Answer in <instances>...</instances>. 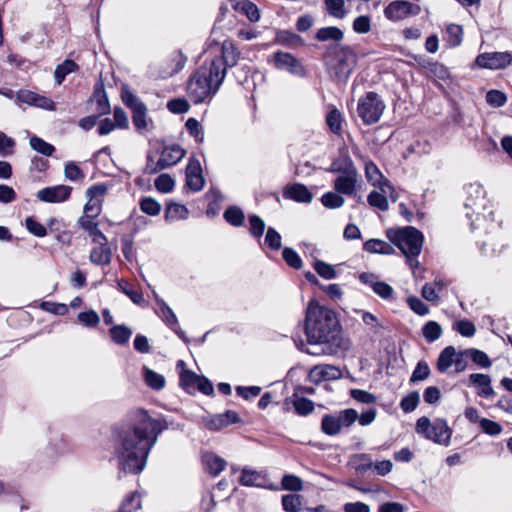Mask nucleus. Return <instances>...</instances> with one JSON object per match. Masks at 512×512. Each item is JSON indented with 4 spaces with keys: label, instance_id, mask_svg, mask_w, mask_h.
<instances>
[{
    "label": "nucleus",
    "instance_id": "obj_1",
    "mask_svg": "<svg viewBox=\"0 0 512 512\" xmlns=\"http://www.w3.org/2000/svg\"><path fill=\"white\" fill-rule=\"evenodd\" d=\"M168 429L165 418H153L147 410H130L110 427V442L118 460L119 472L140 474L160 434Z\"/></svg>",
    "mask_w": 512,
    "mask_h": 512
},
{
    "label": "nucleus",
    "instance_id": "obj_2",
    "mask_svg": "<svg viewBox=\"0 0 512 512\" xmlns=\"http://www.w3.org/2000/svg\"><path fill=\"white\" fill-rule=\"evenodd\" d=\"M305 334L308 342L314 346L310 354L334 355L346 349L341 333V325L336 314L325 307H309L305 319Z\"/></svg>",
    "mask_w": 512,
    "mask_h": 512
},
{
    "label": "nucleus",
    "instance_id": "obj_3",
    "mask_svg": "<svg viewBox=\"0 0 512 512\" xmlns=\"http://www.w3.org/2000/svg\"><path fill=\"white\" fill-rule=\"evenodd\" d=\"M225 78V71L219 61H211L209 66H201L189 78L187 93L194 104H200L210 98L220 88Z\"/></svg>",
    "mask_w": 512,
    "mask_h": 512
},
{
    "label": "nucleus",
    "instance_id": "obj_4",
    "mask_svg": "<svg viewBox=\"0 0 512 512\" xmlns=\"http://www.w3.org/2000/svg\"><path fill=\"white\" fill-rule=\"evenodd\" d=\"M322 60L331 80L346 83L358 63L355 49L347 44H329L324 48Z\"/></svg>",
    "mask_w": 512,
    "mask_h": 512
},
{
    "label": "nucleus",
    "instance_id": "obj_5",
    "mask_svg": "<svg viewBox=\"0 0 512 512\" xmlns=\"http://www.w3.org/2000/svg\"><path fill=\"white\" fill-rule=\"evenodd\" d=\"M386 237L395 244L407 258L411 267L418 264L417 257L423 245V234L413 226L387 229Z\"/></svg>",
    "mask_w": 512,
    "mask_h": 512
},
{
    "label": "nucleus",
    "instance_id": "obj_6",
    "mask_svg": "<svg viewBox=\"0 0 512 512\" xmlns=\"http://www.w3.org/2000/svg\"><path fill=\"white\" fill-rule=\"evenodd\" d=\"M415 430L426 439L434 443L448 447L451 442L453 430L443 418H436L431 421L428 417H420L416 422Z\"/></svg>",
    "mask_w": 512,
    "mask_h": 512
},
{
    "label": "nucleus",
    "instance_id": "obj_7",
    "mask_svg": "<svg viewBox=\"0 0 512 512\" xmlns=\"http://www.w3.org/2000/svg\"><path fill=\"white\" fill-rule=\"evenodd\" d=\"M466 200L464 207L467 210L466 216L471 219L472 214L476 215V220H472L470 226L471 229H475V222H479L482 219L486 220L485 214L488 208V200L486 199V193L483 187L478 183H470L465 186Z\"/></svg>",
    "mask_w": 512,
    "mask_h": 512
},
{
    "label": "nucleus",
    "instance_id": "obj_8",
    "mask_svg": "<svg viewBox=\"0 0 512 512\" xmlns=\"http://www.w3.org/2000/svg\"><path fill=\"white\" fill-rule=\"evenodd\" d=\"M385 108L381 97L376 92L369 91L359 98L357 113L363 124L373 125L380 120Z\"/></svg>",
    "mask_w": 512,
    "mask_h": 512
},
{
    "label": "nucleus",
    "instance_id": "obj_9",
    "mask_svg": "<svg viewBox=\"0 0 512 512\" xmlns=\"http://www.w3.org/2000/svg\"><path fill=\"white\" fill-rule=\"evenodd\" d=\"M120 96L123 104L132 112V123L136 131L142 133L148 126L146 104L131 91L127 84L122 85Z\"/></svg>",
    "mask_w": 512,
    "mask_h": 512
},
{
    "label": "nucleus",
    "instance_id": "obj_10",
    "mask_svg": "<svg viewBox=\"0 0 512 512\" xmlns=\"http://www.w3.org/2000/svg\"><path fill=\"white\" fill-rule=\"evenodd\" d=\"M186 151L178 144L165 146L161 152V157L156 162L155 166L150 165L152 162V155H147V162L144 167L145 174H156L166 168L176 165L184 156Z\"/></svg>",
    "mask_w": 512,
    "mask_h": 512
},
{
    "label": "nucleus",
    "instance_id": "obj_11",
    "mask_svg": "<svg viewBox=\"0 0 512 512\" xmlns=\"http://www.w3.org/2000/svg\"><path fill=\"white\" fill-rule=\"evenodd\" d=\"M420 5L408 0H395L390 2L384 9V16L392 22H398L408 17L419 15Z\"/></svg>",
    "mask_w": 512,
    "mask_h": 512
},
{
    "label": "nucleus",
    "instance_id": "obj_12",
    "mask_svg": "<svg viewBox=\"0 0 512 512\" xmlns=\"http://www.w3.org/2000/svg\"><path fill=\"white\" fill-rule=\"evenodd\" d=\"M476 64L485 69H504L512 63L510 52H485L476 57Z\"/></svg>",
    "mask_w": 512,
    "mask_h": 512
},
{
    "label": "nucleus",
    "instance_id": "obj_13",
    "mask_svg": "<svg viewBox=\"0 0 512 512\" xmlns=\"http://www.w3.org/2000/svg\"><path fill=\"white\" fill-rule=\"evenodd\" d=\"M186 182L185 186L192 192H199L205 185V179L202 175V167L200 161L191 156L188 160L186 169Z\"/></svg>",
    "mask_w": 512,
    "mask_h": 512
},
{
    "label": "nucleus",
    "instance_id": "obj_14",
    "mask_svg": "<svg viewBox=\"0 0 512 512\" xmlns=\"http://www.w3.org/2000/svg\"><path fill=\"white\" fill-rule=\"evenodd\" d=\"M72 187L68 185H56L45 187L37 192V198L45 203H61L71 196Z\"/></svg>",
    "mask_w": 512,
    "mask_h": 512
},
{
    "label": "nucleus",
    "instance_id": "obj_15",
    "mask_svg": "<svg viewBox=\"0 0 512 512\" xmlns=\"http://www.w3.org/2000/svg\"><path fill=\"white\" fill-rule=\"evenodd\" d=\"M361 283L372 288L375 294L384 300L393 299L394 290L392 286L384 281H379L378 277L369 272H362L358 276Z\"/></svg>",
    "mask_w": 512,
    "mask_h": 512
},
{
    "label": "nucleus",
    "instance_id": "obj_16",
    "mask_svg": "<svg viewBox=\"0 0 512 512\" xmlns=\"http://www.w3.org/2000/svg\"><path fill=\"white\" fill-rule=\"evenodd\" d=\"M241 52L236 47L232 40H225L221 45V56L212 59L211 61H219V65L224 69L225 74L227 68L234 67L240 59Z\"/></svg>",
    "mask_w": 512,
    "mask_h": 512
},
{
    "label": "nucleus",
    "instance_id": "obj_17",
    "mask_svg": "<svg viewBox=\"0 0 512 512\" xmlns=\"http://www.w3.org/2000/svg\"><path fill=\"white\" fill-rule=\"evenodd\" d=\"M242 420L237 412L233 410H227L221 414L213 415L208 421H206V427L210 431H219L222 428L228 427L231 424L240 423Z\"/></svg>",
    "mask_w": 512,
    "mask_h": 512
},
{
    "label": "nucleus",
    "instance_id": "obj_18",
    "mask_svg": "<svg viewBox=\"0 0 512 512\" xmlns=\"http://www.w3.org/2000/svg\"><path fill=\"white\" fill-rule=\"evenodd\" d=\"M93 100L96 102V115L101 117L110 114L111 106L102 79H99L94 85V91L89 101Z\"/></svg>",
    "mask_w": 512,
    "mask_h": 512
},
{
    "label": "nucleus",
    "instance_id": "obj_19",
    "mask_svg": "<svg viewBox=\"0 0 512 512\" xmlns=\"http://www.w3.org/2000/svg\"><path fill=\"white\" fill-rule=\"evenodd\" d=\"M469 383L478 389L477 394L480 397L490 398L495 395L491 386V378L487 374L473 373L469 376Z\"/></svg>",
    "mask_w": 512,
    "mask_h": 512
},
{
    "label": "nucleus",
    "instance_id": "obj_20",
    "mask_svg": "<svg viewBox=\"0 0 512 512\" xmlns=\"http://www.w3.org/2000/svg\"><path fill=\"white\" fill-rule=\"evenodd\" d=\"M331 173L356 174V167L347 152H341L339 157L335 158L327 169Z\"/></svg>",
    "mask_w": 512,
    "mask_h": 512
},
{
    "label": "nucleus",
    "instance_id": "obj_21",
    "mask_svg": "<svg viewBox=\"0 0 512 512\" xmlns=\"http://www.w3.org/2000/svg\"><path fill=\"white\" fill-rule=\"evenodd\" d=\"M365 174L367 180L373 186L378 187L382 192H385V187L392 189L389 181L384 178L379 168L372 161H369L365 164Z\"/></svg>",
    "mask_w": 512,
    "mask_h": 512
},
{
    "label": "nucleus",
    "instance_id": "obj_22",
    "mask_svg": "<svg viewBox=\"0 0 512 512\" xmlns=\"http://www.w3.org/2000/svg\"><path fill=\"white\" fill-rule=\"evenodd\" d=\"M357 183L356 174H342L334 181V189L339 194L351 196L355 193Z\"/></svg>",
    "mask_w": 512,
    "mask_h": 512
},
{
    "label": "nucleus",
    "instance_id": "obj_23",
    "mask_svg": "<svg viewBox=\"0 0 512 512\" xmlns=\"http://www.w3.org/2000/svg\"><path fill=\"white\" fill-rule=\"evenodd\" d=\"M312 375L320 381L338 380L342 377V371L339 367L329 364L316 365Z\"/></svg>",
    "mask_w": 512,
    "mask_h": 512
},
{
    "label": "nucleus",
    "instance_id": "obj_24",
    "mask_svg": "<svg viewBox=\"0 0 512 512\" xmlns=\"http://www.w3.org/2000/svg\"><path fill=\"white\" fill-rule=\"evenodd\" d=\"M77 224L92 237V241L94 243L103 241L108 242L107 237L99 229V225L97 222H94V219H89L87 216H81L78 219Z\"/></svg>",
    "mask_w": 512,
    "mask_h": 512
},
{
    "label": "nucleus",
    "instance_id": "obj_25",
    "mask_svg": "<svg viewBox=\"0 0 512 512\" xmlns=\"http://www.w3.org/2000/svg\"><path fill=\"white\" fill-rule=\"evenodd\" d=\"M235 11L243 13L251 22H257L260 19V10L257 5L250 0H230Z\"/></svg>",
    "mask_w": 512,
    "mask_h": 512
},
{
    "label": "nucleus",
    "instance_id": "obj_26",
    "mask_svg": "<svg viewBox=\"0 0 512 512\" xmlns=\"http://www.w3.org/2000/svg\"><path fill=\"white\" fill-rule=\"evenodd\" d=\"M100 245L94 247L89 255V260L96 265H108L112 259L111 248L107 245L108 242H98Z\"/></svg>",
    "mask_w": 512,
    "mask_h": 512
},
{
    "label": "nucleus",
    "instance_id": "obj_27",
    "mask_svg": "<svg viewBox=\"0 0 512 512\" xmlns=\"http://www.w3.org/2000/svg\"><path fill=\"white\" fill-rule=\"evenodd\" d=\"M315 39L319 42L333 41V44H341L344 39V32L336 26L322 27L317 30Z\"/></svg>",
    "mask_w": 512,
    "mask_h": 512
},
{
    "label": "nucleus",
    "instance_id": "obj_28",
    "mask_svg": "<svg viewBox=\"0 0 512 512\" xmlns=\"http://www.w3.org/2000/svg\"><path fill=\"white\" fill-rule=\"evenodd\" d=\"M203 464L209 474L217 476L224 470L226 461L215 454H206L203 456Z\"/></svg>",
    "mask_w": 512,
    "mask_h": 512
},
{
    "label": "nucleus",
    "instance_id": "obj_29",
    "mask_svg": "<svg viewBox=\"0 0 512 512\" xmlns=\"http://www.w3.org/2000/svg\"><path fill=\"white\" fill-rule=\"evenodd\" d=\"M188 213V209L185 205L168 202L164 211V218L167 222L177 219H186L188 217Z\"/></svg>",
    "mask_w": 512,
    "mask_h": 512
},
{
    "label": "nucleus",
    "instance_id": "obj_30",
    "mask_svg": "<svg viewBox=\"0 0 512 512\" xmlns=\"http://www.w3.org/2000/svg\"><path fill=\"white\" fill-rule=\"evenodd\" d=\"M364 250L369 253H379V254H385L389 255L394 253L393 246L380 239H369L364 243L363 246Z\"/></svg>",
    "mask_w": 512,
    "mask_h": 512
},
{
    "label": "nucleus",
    "instance_id": "obj_31",
    "mask_svg": "<svg viewBox=\"0 0 512 512\" xmlns=\"http://www.w3.org/2000/svg\"><path fill=\"white\" fill-rule=\"evenodd\" d=\"M224 220L233 227H241L245 221V215L238 206H228L223 212Z\"/></svg>",
    "mask_w": 512,
    "mask_h": 512
},
{
    "label": "nucleus",
    "instance_id": "obj_32",
    "mask_svg": "<svg viewBox=\"0 0 512 512\" xmlns=\"http://www.w3.org/2000/svg\"><path fill=\"white\" fill-rule=\"evenodd\" d=\"M392 189H388L385 187V192L373 190L368 194L367 201L371 207L377 208L380 211H387L389 208V203L386 197V193L388 191H392Z\"/></svg>",
    "mask_w": 512,
    "mask_h": 512
},
{
    "label": "nucleus",
    "instance_id": "obj_33",
    "mask_svg": "<svg viewBox=\"0 0 512 512\" xmlns=\"http://www.w3.org/2000/svg\"><path fill=\"white\" fill-rule=\"evenodd\" d=\"M77 69L78 64L71 59H66L61 64H58L54 71V79L56 84H62V82L65 80V77L68 74L75 72Z\"/></svg>",
    "mask_w": 512,
    "mask_h": 512
},
{
    "label": "nucleus",
    "instance_id": "obj_34",
    "mask_svg": "<svg viewBox=\"0 0 512 512\" xmlns=\"http://www.w3.org/2000/svg\"><path fill=\"white\" fill-rule=\"evenodd\" d=\"M293 407L300 416H307L314 410V403L304 397H299V389L294 390Z\"/></svg>",
    "mask_w": 512,
    "mask_h": 512
},
{
    "label": "nucleus",
    "instance_id": "obj_35",
    "mask_svg": "<svg viewBox=\"0 0 512 512\" xmlns=\"http://www.w3.org/2000/svg\"><path fill=\"white\" fill-rule=\"evenodd\" d=\"M290 199L300 203H310L313 199L312 192L300 183L290 185Z\"/></svg>",
    "mask_w": 512,
    "mask_h": 512
},
{
    "label": "nucleus",
    "instance_id": "obj_36",
    "mask_svg": "<svg viewBox=\"0 0 512 512\" xmlns=\"http://www.w3.org/2000/svg\"><path fill=\"white\" fill-rule=\"evenodd\" d=\"M456 357V350L453 346H447L444 348L437 360V369L440 372H446L452 364H454V360Z\"/></svg>",
    "mask_w": 512,
    "mask_h": 512
},
{
    "label": "nucleus",
    "instance_id": "obj_37",
    "mask_svg": "<svg viewBox=\"0 0 512 512\" xmlns=\"http://www.w3.org/2000/svg\"><path fill=\"white\" fill-rule=\"evenodd\" d=\"M109 333L114 343L124 345L129 341L132 330L126 325H114L109 329Z\"/></svg>",
    "mask_w": 512,
    "mask_h": 512
},
{
    "label": "nucleus",
    "instance_id": "obj_38",
    "mask_svg": "<svg viewBox=\"0 0 512 512\" xmlns=\"http://www.w3.org/2000/svg\"><path fill=\"white\" fill-rule=\"evenodd\" d=\"M464 354H466V358H469L474 364L481 368H489L492 364L488 355L479 349H465Z\"/></svg>",
    "mask_w": 512,
    "mask_h": 512
},
{
    "label": "nucleus",
    "instance_id": "obj_39",
    "mask_svg": "<svg viewBox=\"0 0 512 512\" xmlns=\"http://www.w3.org/2000/svg\"><path fill=\"white\" fill-rule=\"evenodd\" d=\"M143 372L145 382L150 388L159 391L165 387V378L163 375L145 366L143 367Z\"/></svg>",
    "mask_w": 512,
    "mask_h": 512
},
{
    "label": "nucleus",
    "instance_id": "obj_40",
    "mask_svg": "<svg viewBox=\"0 0 512 512\" xmlns=\"http://www.w3.org/2000/svg\"><path fill=\"white\" fill-rule=\"evenodd\" d=\"M139 509H141L140 495L134 491L123 499L117 512H137Z\"/></svg>",
    "mask_w": 512,
    "mask_h": 512
},
{
    "label": "nucleus",
    "instance_id": "obj_41",
    "mask_svg": "<svg viewBox=\"0 0 512 512\" xmlns=\"http://www.w3.org/2000/svg\"><path fill=\"white\" fill-rule=\"evenodd\" d=\"M239 482L243 486L264 487V478L256 471L243 469Z\"/></svg>",
    "mask_w": 512,
    "mask_h": 512
},
{
    "label": "nucleus",
    "instance_id": "obj_42",
    "mask_svg": "<svg viewBox=\"0 0 512 512\" xmlns=\"http://www.w3.org/2000/svg\"><path fill=\"white\" fill-rule=\"evenodd\" d=\"M450 47H457L462 43L463 40V28L461 25L450 24L446 28V38Z\"/></svg>",
    "mask_w": 512,
    "mask_h": 512
},
{
    "label": "nucleus",
    "instance_id": "obj_43",
    "mask_svg": "<svg viewBox=\"0 0 512 512\" xmlns=\"http://www.w3.org/2000/svg\"><path fill=\"white\" fill-rule=\"evenodd\" d=\"M343 117L341 112L337 108L330 110L326 116V123L330 131L336 135H340L342 132Z\"/></svg>",
    "mask_w": 512,
    "mask_h": 512
},
{
    "label": "nucleus",
    "instance_id": "obj_44",
    "mask_svg": "<svg viewBox=\"0 0 512 512\" xmlns=\"http://www.w3.org/2000/svg\"><path fill=\"white\" fill-rule=\"evenodd\" d=\"M340 430L342 428H349L358 419V412L355 409L348 408L340 411L338 415H335Z\"/></svg>",
    "mask_w": 512,
    "mask_h": 512
},
{
    "label": "nucleus",
    "instance_id": "obj_45",
    "mask_svg": "<svg viewBox=\"0 0 512 512\" xmlns=\"http://www.w3.org/2000/svg\"><path fill=\"white\" fill-rule=\"evenodd\" d=\"M139 207L143 213L149 216H157L161 211V204L156 199L149 196L140 199Z\"/></svg>",
    "mask_w": 512,
    "mask_h": 512
},
{
    "label": "nucleus",
    "instance_id": "obj_46",
    "mask_svg": "<svg viewBox=\"0 0 512 512\" xmlns=\"http://www.w3.org/2000/svg\"><path fill=\"white\" fill-rule=\"evenodd\" d=\"M29 143L33 150L44 156H52L55 151V147L52 144L35 135L30 138Z\"/></svg>",
    "mask_w": 512,
    "mask_h": 512
},
{
    "label": "nucleus",
    "instance_id": "obj_47",
    "mask_svg": "<svg viewBox=\"0 0 512 512\" xmlns=\"http://www.w3.org/2000/svg\"><path fill=\"white\" fill-rule=\"evenodd\" d=\"M422 334L427 342L432 343L442 335V328L436 321H428L422 328Z\"/></svg>",
    "mask_w": 512,
    "mask_h": 512
},
{
    "label": "nucleus",
    "instance_id": "obj_48",
    "mask_svg": "<svg viewBox=\"0 0 512 512\" xmlns=\"http://www.w3.org/2000/svg\"><path fill=\"white\" fill-rule=\"evenodd\" d=\"M248 221L250 224L249 232L251 236L260 240L266 227L264 220L256 214H251L248 216Z\"/></svg>",
    "mask_w": 512,
    "mask_h": 512
},
{
    "label": "nucleus",
    "instance_id": "obj_49",
    "mask_svg": "<svg viewBox=\"0 0 512 512\" xmlns=\"http://www.w3.org/2000/svg\"><path fill=\"white\" fill-rule=\"evenodd\" d=\"M321 430L324 434L329 436L339 434L341 431L336 416L332 414L324 415L321 421Z\"/></svg>",
    "mask_w": 512,
    "mask_h": 512
},
{
    "label": "nucleus",
    "instance_id": "obj_50",
    "mask_svg": "<svg viewBox=\"0 0 512 512\" xmlns=\"http://www.w3.org/2000/svg\"><path fill=\"white\" fill-rule=\"evenodd\" d=\"M324 4L330 16L343 19L347 15L344 0H324Z\"/></svg>",
    "mask_w": 512,
    "mask_h": 512
},
{
    "label": "nucleus",
    "instance_id": "obj_51",
    "mask_svg": "<svg viewBox=\"0 0 512 512\" xmlns=\"http://www.w3.org/2000/svg\"><path fill=\"white\" fill-rule=\"evenodd\" d=\"M156 302L159 305L161 318L166 323L167 326L177 325L178 319L173 312V310L168 306V304L163 300L156 296Z\"/></svg>",
    "mask_w": 512,
    "mask_h": 512
},
{
    "label": "nucleus",
    "instance_id": "obj_52",
    "mask_svg": "<svg viewBox=\"0 0 512 512\" xmlns=\"http://www.w3.org/2000/svg\"><path fill=\"white\" fill-rule=\"evenodd\" d=\"M198 374L189 369H183L179 375V385L185 391H189L191 387L196 386L199 379Z\"/></svg>",
    "mask_w": 512,
    "mask_h": 512
},
{
    "label": "nucleus",
    "instance_id": "obj_53",
    "mask_svg": "<svg viewBox=\"0 0 512 512\" xmlns=\"http://www.w3.org/2000/svg\"><path fill=\"white\" fill-rule=\"evenodd\" d=\"M155 188L161 193H170L175 186V180L167 173L160 174L155 179Z\"/></svg>",
    "mask_w": 512,
    "mask_h": 512
},
{
    "label": "nucleus",
    "instance_id": "obj_54",
    "mask_svg": "<svg viewBox=\"0 0 512 512\" xmlns=\"http://www.w3.org/2000/svg\"><path fill=\"white\" fill-rule=\"evenodd\" d=\"M185 127H186L188 133L192 137H194V139L197 143H202L204 141L203 127L197 119L192 118V117L189 118L185 123Z\"/></svg>",
    "mask_w": 512,
    "mask_h": 512
},
{
    "label": "nucleus",
    "instance_id": "obj_55",
    "mask_svg": "<svg viewBox=\"0 0 512 512\" xmlns=\"http://www.w3.org/2000/svg\"><path fill=\"white\" fill-rule=\"evenodd\" d=\"M313 267L316 271V273L327 280L334 279L337 276V272L334 268V266L322 261V260H316L313 264Z\"/></svg>",
    "mask_w": 512,
    "mask_h": 512
},
{
    "label": "nucleus",
    "instance_id": "obj_56",
    "mask_svg": "<svg viewBox=\"0 0 512 512\" xmlns=\"http://www.w3.org/2000/svg\"><path fill=\"white\" fill-rule=\"evenodd\" d=\"M420 402V395L417 391H412L402 398L400 408L405 413L414 411Z\"/></svg>",
    "mask_w": 512,
    "mask_h": 512
},
{
    "label": "nucleus",
    "instance_id": "obj_57",
    "mask_svg": "<svg viewBox=\"0 0 512 512\" xmlns=\"http://www.w3.org/2000/svg\"><path fill=\"white\" fill-rule=\"evenodd\" d=\"M321 202L324 207L329 209H336L343 206L345 200L339 193L327 192L322 195Z\"/></svg>",
    "mask_w": 512,
    "mask_h": 512
},
{
    "label": "nucleus",
    "instance_id": "obj_58",
    "mask_svg": "<svg viewBox=\"0 0 512 512\" xmlns=\"http://www.w3.org/2000/svg\"><path fill=\"white\" fill-rule=\"evenodd\" d=\"M268 64L278 70L288 71V52L276 51L268 58Z\"/></svg>",
    "mask_w": 512,
    "mask_h": 512
},
{
    "label": "nucleus",
    "instance_id": "obj_59",
    "mask_svg": "<svg viewBox=\"0 0 512 512\" xmlns=\"http://www.w3.org/2000/svg\"><path fill=\"white\" fill-rule=\"evenodd\" d=\"M26 229L32 235L36 237H45L47 235V228L38 222L33 216H29L25 219Z\"/></svg>",
    "mask_w": 512,
    "mask_h": 512
},
{
    "label": "nucleus",
    "instance_id": "obj_60",
    "mask_svg": "<svg viewBox=\"0 0 512 512\" xmlns=\"http://www.w3.org/2000/svg\"><path fill=\"white\" fill-rule=\"evenodd\" d=\"M355 470L357 473L363 474L373 467V461L370 455L361 453L353 457Z\"/></svg>",
    "mask_w": 512,
    "mask_h": 512
},
{
    "label": "nucleus",
    "instance_id": "obj_61",
    "mask_svg": "<svg viewBox=\"0 0 512 512\" xmlns=\"http://www.w3.org/2000/svg\"><path fill=\"white\" fill-rule=\"evenodd\" d=\"M264 244L270 250H279L281 248V236L273 227L267 229Z\"/></svg>",
    "mask_w": 512,
    "mask_h": 512
},
{
    "label": "nucleus",
    "instance_id": "obj_62",
    "mask_svg": "<svg viewBox=\"0 0 512 512\" xmlns=\"http://www.w3.org/2000/svg\"><path fill=\"white\" fill-rule=\"evenodd\" d=\"M117 289L128 296L133 303L139 304L143 300L142 295L131 289L129 283L124 279L117 280Z\"/></svg>",
    "mask_w": 512,
    "mask_h": 512
},
{
    "label": "nucleus",
    "instance_id": "obj_63",
    "mask_svg": "<svg viewBox=\"0 0 512 512\" xmlns=\"http://www.w3.org/2000/svg\"><path fill=\"white\" fill-rule=\"evenodd\" d=\"M64 175L66 179L73 182L83 180L85 177L84 172L75 162H68L65 165Z\"/></svg>",
    "mask_w": 512,
    "mask_h": 512
},
{
    "label": "nucleus",
    "instance_id": "obj_64",
    "mask_svg": "<svg viewBox=\"0 0 512 512\" xmlns=\"http://www.w3.org/2000/svg\"><path fill=\"white\" fill-rule=\"evenodd\" d=\"M430 375L429 365L425 361H419L410 377V382L416 383L427 379Z\"/></svg>",
    "mask_w": 512,
    "mask_h": 512
}]
</instances>
